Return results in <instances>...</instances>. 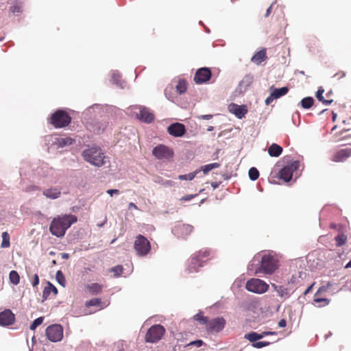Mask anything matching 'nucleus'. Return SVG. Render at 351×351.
<instances>
[{
	"label": "nucleus",
	"mask_w": 351,
	"mask_h": 351,
	"mask_svg": "<svg viewBox=\"0 0 351 351\" xmlns=\"http://www.w3.org/2000/svg\"><path fill=\"white\" fill-rule=\"evenodd\" d=\"M278 268V260L272 252L256 254L248 265V269L254 271L256 274L262 273L265 275H271Z\"/></svg>",
	"instance_id": "1"
},
{
	"label": "nucleus",
	"mask_w": 351,
	"mask_h": 351,
	"mask_svg": "<svg viewBox=\"0 0 351 351\" xmlns=\"http://www.w3.org/2000/svg\"><path fill=\"white\" fill-rule=\"evenodd\" d=\"M76 221L77 217L73 215L59 217L53 219L49 226V230L53 235L57 237H62L66 230Z\"/></svg>",
	"instance_id": "2"
},
{
	"label": "nucleus",
	"mask_w": 351,
	"mask_h": 351,
	"mask_svg": "<svg viewBox=\"0 0 351 351\" xmlns=\"http://www.w3.org/2000/svg\"><path fill=\"white\" fill-rule=\"evenodd\" d=\"M82 155L85 161L95 167H100L106 163V156L99 146L88 147L82 152Z\"/></svg>",
	"instance_id": "3"
},
{
	"label": "nucleus",
	"mask_w": 351,
	"mask_h": 351,
	"mask_svg": "<svg viewBox=\"0 0 351 351\" xmlns=\"http://www.w3.org/2000/svg\"><path fill=\"white\" fill-rule=\"evenodd\" d=\"M71 117L63 110H58L50 118V123L56 128L68 125L71 122Z\"/></svg>",
	"instance_id": "4"
},
{
	"label": "nucleus",
	"mask_w": 351,
	"mask_h": 351,
	"mask_svg": "<svg viewBox=\"0 0 351 351\" xmlns=\"http://www.w3.org/2000/svg\"><path fill=\"white\" fill-rule=\"evenodd\" d=\"M245 288L248 291L262 294L268 290L269 285L261 279L252 278L247 281Z\"/></svg>",
	"instance_id": "5"
},
{
	"label": "nucleus",
	"mask_w": 351,
	"mask_h": 351,
	"mask_svg": "<svg viewBox=\"0 0 351 351\" xmlns=\"http://www.w3.org/2000/svg\"><path fill=\"white\" fill-rule=\"evenodd\" d=\"M165 332V328L160 325H154L147 332L145 339L147 342L156 343L160 340Z\"/></svg>",
	"instance_id": "6"
},
{
	"label": "nucleus",
	"mask_w": 351,
	"mask_h": 351,
	"mask_svg": "<svg viewBox=\"0 0 351 351\" xmlns=\"http://www.w3.org/2000/svg\"><path fill=\"white\" fill-rule=\"evenodd\" d=\"M47 339L51 342L60 341L63 338V328L60 324L48 326L45 330Z\"/></svg>",
	"instance_id": "7"
},
{
	"label": "nucleus",
	"mask_w": 351,
	"mask_h": 351,
	"mask_svg": "<svg viewBox=\"0 0 351 351\" xmlns=\"http://www.w3.org/2000/svg\"><path fill=\"white\" fill-rule=\"evenodd\" d=\"M134 249L138 256H145L151 249L149 241L144 236L140 234L136 238Z\"/></svg>",
	"instance_id": "8"
},
{
	"label": "nucleus",
	"mask_w": 351,
	"mask_h": 351,
	"mask_svg": "<svg viewBox=\"0 0 351 351\" xmlns=\"http://www.w3.org/2000/svg\"><path fill=\"white\" fill-rule=\"evenodd\" d=\"M299 167L300 162L298 160L287 164L279 171L280 178L286 182H289L293 177V172L297 171Z\"/></svg>",
	"instance_id": "9"
},
{
	"label": "nucleus",
	"mask_w": 351,
	"mask_h": 351,
	"mask_svg": "<svg viewBox=\"0 0 351 351\" xmlns=\"http://www.w3.org/2000/svg\"><path fill=\"white\" fill-rule=\"evenodd\" d=\"M152 154L158 160L170 159L173 156V151L164 145H159L154 147Z\"/></svg>",
	"instance_id": "10"
},
{
	"label": "nucleus",
	"mask_w": 351,
	"mask_h": 351,
	"mask_svg": "<svg viewBox=\"0 0 351 351\" xmlns=\"http://www.w3.org/2000/svg\"><path fill=\"white\" fill-rule=\"evenodd\" d=\"M134 113L139 120L147 123H150L154 121V114L147 108L137 106L134 108Z\"/></svg>",
	"instance_id": "11"
},
{
	"label": "nucleus",
	"mask_w": 351,
	"mask_h": 351,
	"mask_svg": "<svg viewBox=\"0 0 351 351\" xmlns=\"http://www.w3.org/2000/svg\"><path fill=\"white\" fill-rule=\"evenodd\" d=\"M225 325V319L221 317H218L208 321L206 328L207 330L210 332H219L224 328Z\"/></svg>",
	"instance_id": "12"
},
{
	"label": "nucleus",
	"mask_w": 351,
	"mask_h": 351,
	"mask_svg": "<svg viewBox=\"0 0 351 351\" xmlns=\"http://www.w3.org/2000/svg\"><path fill=\"white\" fill-rule=\"evenodd\" d=\"M193 230V227L189 224L178 223L172 229L173 234L178 238H185Z\"/></svg>",
	"instance_id": "13"
},
{
	"label": "nucleus",
	"mask_w": 351,
	"mask_h": 351,
	"mask_svg": "<svg viewBox=\"0 0 351 351\" xmlns=\"http://www.w3.org/2000/svg\"><path fill=\"white\" fill-rule=\"evenodd\" d=\"M211 77V71L207 67L199 69L195 75L194 81L196 84H200L206 82Z\"/></svg>",
	"instance_id": "14"
},
{
	"label": "nucleus",
	"mask_w": 351,
	"mask_h": 351,
	"mask_svg": "<svg viewBox=\"0 0 351 351\" xmlns=\"http://www.w3.org/2000/svg\"><path fill=\"white\" fill-rule=\"evenodd\" d=\"M204 261H201L198 258V256H195L194 254L191 257L186 271L188 274H194L198 271L199 267H203Z\"/></svg>",
	"instance_id": "15"
},
{
	"label": "nucleus",
	"mask_w": 351,
	"mask_h": 351,
	"mask_svg": "<svg viewBox=\"0 0 351 351\" xmlns=\"http://www.w3.org/2000/svg\"><path fill=\"white\" fill-rule=\"evenodd\" d=\"M102 107L99 104H94L88 108H86L84 112L83 115L84 119L88 121L91 120L93 118L96 117L97 114H99L101 112Z\"/></svg>",
	"instance_id": "16"
},
{
	"label": "nucleus",
	"mask_w": 351,
	"mask_h": 351,
	"mask_svg": "<svg viewBox=\"0 0 351 351\" xmlns=\"http://www.w3.org/2000/svg\"><path fill=\"white\" fill-rule=\"evenodd\" d=\"M351 156V145L337 152L332 156V160L337 162H344Z\"/></svg>",
	"instance_id": "17"
},
{
	"label": "nucleus",
	"mask_w": 351,
	"mask_h": 351,
	"mask_svg": "<svg viewBox=\"0 0 351 351\" xmlns=\"http://www.w3.org/2000/svg\"><path fill=\"white\" fill-rule=\"evenodd\" d=\"M167 132L171 136H176V137H180L182 136L185 132V127L183 124L180 123H175L171 124L167 128Z\"/></svg>",
	"instance_id": "18"
},
{
	"label": "nucleus",
	"mask_w": 351,
	"mask_h": 351,
	"mask_svg": "<svg viewBox=\"0 0 351 351\" xmlns=\"http://www.w3.org/2000/svg\"><path fill=\"white\" fill-rule=\"evenodd\" d=\"M271 285L274 291H276L278 295L283 300H285L291 296V290L288 287L277 285L274 283H271Z\"/></svg>",
	"instance_id": "19"
},
{
	"label": "nucleus",
	"mask_w": 351,
	"mask_h": 351,
	"mask_svg": "<svg viewBox=\"0 0 351 351\" xmlns=\"http://www.w3.org/2000/svg\"><path fill=\"white\" fill-rule=\"evenodd\" d=\"M14 315L9 309L0 313V325L10 326L14 322Z\"/></svg>",
	"instance_id": "20"
},
{
	"label": "nucleus",
	"mask_w": 351,
	"mask_h": 351,
	"mask_svg": "<svg viewBox=\"0 0 351 351\" xmlns=\"http://www.w3.org/2000/svg\"><path fill=\"white\" fill-rule=\"evenodd\" d=\"M228 108L230 112L239 119L244 117L247 112L245 106L243 105L239 106L235 104H231L229 105Z\"/></svg>",
	"instance_id": "21"
},
{
	"label": "nucleus",
	"mask_w": 351,
	"mask_h": 351,
	"mask_svg": "<svg viewBox=\"0 0 351 351\" xmlns=\"http://www.w3.org/2000/svg\"><path fill=\"white\" fill-rule=\"evenodd\" d=\"M88 129L97 134L103 132L108 125L106 121H95V123L88 122Z\"/></svg>",
	"instance_id": "22"
},
{
	"label": "nucleus",
	"mask_w": 351,
	"mask_h": 351,
	"mask_svg": "<svg viewBox=\"0 0 351 351\" xmlns=\"http://www.w3.org/2000/svg\"><path fill=\"white\" fill-rule=\"evenodd\" d=\"M74 142L75 140L69 136H62L56 138L54 144L58 148H64L72 145Z\"/></svg>",
	"instance_id": "23"
},
{
	"label": "nucleus",
	"mask_w": 351,
	"mask_h": 351,
	"mask_svg": "<svg viewBox=\"0 0 351 351\" xmlns=\"http://www.w3.org/2000/svg\"><path fill=\"white\" fill-rule=\"evenodd\" d=\"M254 81V76L252 74H247L239 82L238 89L239 92H243L252 84Z\"/></svg>",
	"instance_id": "24"
},
{
	"label": "nucleus",
	"mask_w": 351,
	"mask_h": 351,
	"mask_svg": "<svg viewBox=\"0 0 351 351\" xmlns=\"http://www.w3.org/2000/svg\"><path fill=\"white\" fill-rule=\"evenodd\" d=\"M43 194L47 198L55 199L60 196L61 191L58 188H50L44 190Z\"/></svg>",
	"instance_id": "25"
},
{
	"label": "nucleus",
	"mask_w": 351,
	"mask_h": 351,
	"mask_svg": "<svg viewBox=\"0 0 351 351\" xmlns=\"http://www.w3.org/2000/svg\"><path fill=\"white\" fill-rule=\"evenodd\" d=\"M52 292L53 295H56L58 293V289L51 282H48L47 286L45 287L43 291V302L46 300Z\"/></svg>",
	"instance_id": "26"
},
{
	"label": "nucleus",
	"mask_w": 351,
	"mask_h": 351,
	"mask_svg": "<svg viewBox=\"0 0 351 351\" xmlns=\"http://www.w3.org/2000/svg\"><path fill=\"white\" fill-rule=\"evenodd\" d=\"M282 148L276 143L271 144L268 148V154L271 157H278L282 154Z\"/></svg>",
	"instance_id": "27"
},
{
	"label": "nucleus",
	"mask_w": 351,
	"mask_h": 351,
	"mask_svg": "<svg viewBox=\"0 0 351 351\" xmlns=\"http://www.w3.org/2000/svg\"><path fill=\"white\" fill-rule=\"evenodd\" d=\"M271 90L272 93V97L276 99H278L284 95H285L288 91L289 89L287 87H282L280 88H275L274 86L271 87Z\"/></svg>",
	"instance_id": "28"
},
{
	"label": "nucleus",
	"mask_w": 351,
	"mask_h": 351,
	"mask_svg": "<svg viewBox=\"0 0 351 351\" xmlns=\"http://www.w3.org/2000/svg\"><path fill=\"white\" fill-rule=\"evenodd\" d=\"M266 58V51L265 49H262L258 52H256L251 58L252 62L258 64L264 61Z\"/></svg>",
	"instance_id": "29"
},
{
	"label": "nucleus",
	"mask_w": 351,
	"mask_h": 351,
	"mask_svg": "<svg viewBox=\"0 0 351 351\" xmlns=\"http://www.w3.org/2000/svg\"><path fill=\"white\" fill-rule=\"evenodd\" d=\"M112 84L117 85L118 87L123 88V82L121 80V75L119 71H113L111 73V80Z\"/></svg>",
	"instance_id": "30"
},
{
	"label": "nucleus",
	"mask_w": 351,
	"mask_h": 351,
	"mask_svg": "<svg viewBox=\"0 0 351 351\" xmlns=\"http://www.w3.org/2000/svg\"><path fill=\"white\" fill-rule=\"evenodd\" d=\"M220 167V164L218 162H213L210 164H208L206 165L202 166L200 168L196 169V171H198V173L200 171H203L204 174H207L208 172H210L211 170L214 169H217Z\"/></svg>",
	"instance_id": "31"
},
{
	"label": "nucleus",
	"mask_w": 351,
	"mask_h": 351,
	"mask_svg": "<svg viewBox=\"0 0 351 351\" xmlns=\"http://www.w3.org/2000/svg\"><path fill=\"white\" fill-rule=\"evenodd\" d=\"M325 290H326V288L324 287H322L319 288V289L317 291V292L315 294V297H314V299H313V302H314L319 303V302H325V304L323 306H326V305H328L329 304L330 300L328 298H319V295L322 291H324Z\"/></svg>",
	"instance_id": "32"
},
{
	"label": "nucleus",
	"mask_w": 351,
	"mask_h": 351,
	"mask_svg": "<svg viewBox=\"0 0 351 351\" xmlns=\"http://www.w3.org/2000/svg\"><path fill=\"white\" fill-rule=\"evenodd\" d=\"M244 338L254 343L256 341L263 339V335H261V333L250 332L249 333L245 334Z\"/></svg>",
	"instance_id": "33"
},
{
	"label": "nucleus",
	"mask_w": 351,
	"mask_h": 351,
	"mask_svg": "<svg viewBox=\"0 0 351 351\" xmlns=\"http://www.w3.org/2000/svg\"><path fill=\"white\" fill-rule=\"evenodd\" d=\"M10 11L12 14L18 15L23 11V3L19 1H15L10 6Z\"/></svg>",
	"instance_id": "34"
},
{
	"label": "nucleus",
	"mask_w": 351,
	"mask_h": 351,
	"mask_svg": "<svg viewBox=\"0 0 351 351\" xmlns=\"http://www.w3.org/2000/svg\"><path fill=\"white\" fill-rule=\"evenodd\" d=\"M187 89L186 82L184 80H177V84L176 85V90L178 93L182 95L186 92Z\"/></svg>",
	"instance_id": "35"
},
{
	"label": "nucleus",
	"mask_w": 351,
	"mask_h": 351,
	"mask_svg": "<svg viewBox=\"0 0 351 351\" xmlns=\"http://www.w3.org/2000/svg\"><path fill=\"white\" fill-rule=\"evenodd\" d=\"M313 103H314V99L311 97H304L300 101L301 106L304 109H309L310 108L312 107V106L313 105Z\"/></svg>",
	"instance_id": "36"
},
{
	"label": "nucleus",
	"mask_w": 351,
	"mask_h": 351,
	"mask_svg": "<svg viewBox=\"0 0 351 351\" xmlns=\"http://www.w3.org/2000/svg\"><path fill=\"white\" fill-rule=\"evenodd\" d=\"M87 289L92 294H97L101 291L102 287L98 283H92L87 285Z\"/></svg>",
	"instance_id": "37"
},
{
	"label": "nucleus",
	"mask_w": 351,
	"mask_h": 351,
	"mask_svg": "<svg viewBox=\"0 0 351 351\" xmlns=\"http://www.w3.org/2000/svg\"><path fill=\"white\" fill-rule=\"evenodd\" d=\"M2 237V242L1 244V247L2 248H7L10 247V235L7 232H3L1 235Z\"/></svg>",
	"instance_id": "38"
},
{
	"label": "nucleus",
	"mask_w": 351,
	"mask_h": 351,
	"mask_svg": "<svg viewBox=\"0 0 351 351\" xmlns=\"http://www.w3.org/2000/svg\"><path fill=\"white\" fill-rule=\"evenodd\" d=\"M9 278H10V282L14 285H16L19 283V281H20V277H19V274L14 271V270H12L10 272V274H9Z\"/></svg>",
	"instance_id": "39"
},
{
	"label": "nucleus",
	"mask_w": 351,
	"mask_h": 351,
	"mask_svg": "<svg viewBox=\"0 0 351 351\" xmlns=\"http://www.w3.org/2000/svg\"><path fill=\"white\" fill-rule=\"evenodd\" d=\"M335 240L336 241L337 246L340 247L346 244L347 241V236L344 234H339L335 237Z\"/></svg>",
	"instance_id": "40"
},
{
	"label": "nucleus",
	"mask_w": 351,
	"mask_h": 351,
	"mask_svg": "<svg viewBox=\"0 0 351 351\" xmlns=\"http://www.w3.org/2000/svg\"><path fill=\"white\" fill-rule=\"evenodd\" d=\"M198 171H194L187 174L180 175L178 179L180 180H192L197 175Z\"/></svg>",
	"instance_id": "41"
},
{
	"label": "nucleus",
	"mask_w": 351,
	"mask_h": 351,
	"mask_svg": "<svg viewBox=\"0 0 351 351\" xmlns=\"http://www.w3.org/2000/svg\"><path fill=\"white\" fill-rule=\"evenodd\" d=\"M102 302L101 299L99 298H93L88 301H86L85 303V306L86 307L88 306H101Z\"/></svg>",
	"instance_id": "42"
},
{
	"label": "nucleus",
	"mask_w": 351,
	"mask_h": 351,
	"mask_svg": "<svg viewBox=\"0 0 351 351\" xmlns=\"http://www.w3.org/2000/svg\"><path fill=\"white\" fill-rule=\"evenodd\" d=\"M248 173L250 179L252 181L256 180L259 177V172L255 167H251Z\"/></svg>",
	"instance_id": "43"
},
{
	"label": "nucleus",
	"mask_w": 351,
	"mask_h": 351,
	"mask_svg": "<svg viewBox=\"0 0 351 351\" xmlns=\"http://www.w3.org/2000/svg\"><path fill=\"white\" fill-rule=\"evenodd\" d=\"M56 281L62 287H65V278L61 271H58L56 274Z\"/></svg>",
	"instance_id": "44"
},
{
	"label": "nucleus",
	"mask_w": 351,
	"mask_h": 351,
	"mask_svg": "<svg viewBox=\"0 0 351 351\" xmlns=\"http://www.w3.org/2000/svg\"><path fill=\"white\" fill-rule=\"evenodd\" d=\"M194 319L199 322V323H201L202 324H207L208 321V318L207 317L203 316L201 313L195 315Z\"/></svg>",
	"instance_id": "45"
},
{
	"label": "nucleus",
	"mask_w": 351,
	"mask_h": 351,
	"mask_svg": "<svg viewBox=\"0 0 351 351\" xmlns=\"http://www.w3.org/2000/svg\"><path fill=\"white\" fill-rule=\"evenodd\" d=\"M43 320H44V317H39L36 318V319H34L29 327L30 330H35L38 326H40L43 323Z\"/></svg>",
	"instance_id": "46"
},
{
	"label": "nucleus",
	"mask_w": 351,
	"mask_h": 351,
	"mask_svg": "<svg viewBox=\"0 0 351 351\" xmlns=\"http://www.w3.org/2000/svg\"><path fill=\"white\" fill-rule=\"evenodd\" d=\"M110 271L114 274V276H120L123 273V267L121 265H117L110 269Z\"/></svg>",
	"instance_id": "47"
},
{
	"label": "nucleus",
	"mask_w": 351,
	"mask_h": 351,
	"mask_svg": "<svg viewBox=\"0 0 351 351\" xmlns=\"http://www.w3.org/2000/svg\"><path fill=\"white\" fill-rule=\"evenodd\" d=\"M270 344L268 341H256L255 343H252V347L255 348H262L263 347L267 346Z\"/></svg>",
	"instance_id": "48"
},
{
	"label": "nucleus",
	"mask_w": 351,
	"mask_h": 351,
	"mask_svg": "<svg viewBox=\"0 0 351 351\" xmlns=\"http://www.w3.org/2000/svg\"><path fill=\"white\" fill-rule=\"evenodd\" d=\"M195 256H198V258L201 261H204L203 259L208 256V252L205 251H199L197 254H194Z\"/></svg>",
	"instance_id": "49"
},
{
	"label": "nucleus",
	"mask_w": 351,
	"mask_h": 351,
	"mask_svg": "<svg viewBox=\"0 0 351 351\" xmlns=\"http://www.w3.org/2000/svg\"><path fill=\"white\" fill-rule=\"evenodd\" d=\"M324 89L322 87H319L316 93V97L319 101H322L324 99Z\"/></svg>",
	"instance_id": "50"
},
{
	"label": "nucleus",
	"mask_w": 351,
	"mask_h": 351,
	"mask_svg": "<svg viewBox=\"0 0 351 351\" xmlns=\"http://www.w3.org/2000/svg\"><path fill=\"white\" fill-rule=\"evenodd\" d=\"M204 344V342L202 340H195V341H193L191 342H190L189 343L187 344L186 346H195L197 348L202 346V345Z\"/></svg>",
	"instance_id": "51"
},
{
	"label": "nucleus",
	"mask_w": 351,
	"mask_h": 351,
	"mask_svg": "<svg viewBox=\"0 0 351 351\" xmlns=\"http://www.w3.org/2000/svg\"><path fill=\"white\" fill-rule=\"evenodd\" d=\"M197 195H188L180 198V201H190Z\"/></svg>",
	"instance_id": "52"
},
{
	"label": "nucleus",
	"mask_w": 351,
	"mask_h": 351,
	"mask_svg": "<svg viewBox=\"0 0 351 351\" xmlns=\"http://www.w3.org/2000/svg\"><path fill=\"white\" fill-rule=\"evenodd\" d=\"M276 98L272 97V93H270V95L267 97L265 101L266 105H269Z\"/></svg>",
	"instance_id": "53"
},
{
	"label": "nucleus",
	"mask_w": 351,
	"mask_h": 351,
	"mask_svg": "<svg viewBox=\"0 0 351 351\" xmlns=\"http://www.w3.org/2000/svg\"><path fill=\"white\" fill-rule=\"evenodd\" d=\"M39 284V278L37 274L34 276V280L32 281V286L36 287Z\"/></svg>",
	"instance_id": "54"
},
{
	"label": "nucleus",
	"mask_w": 351,
	"mask_h": 351,
	"mask_svg": "<svg viewBox=\"0 0 351 351\" xmlns=\"http://www.w3.org/2000/svg\"><path fill=\"white\" fill-rule=\"evenodd\" d=\"M106 192L108 194H109L111 196H112L114 194H116V195L119 194V191L117 189H108Z\"/></svg>",
	"instance_id": "55"
},
{
	"label": "nucleus",
	"mask_w": 351,
	"mask_h": 351,
	"mask_svg": "<svg viewBox=\"0 0 351 351\" xmlns=\"http://www.w3.org/2000/svg\"><path fill=\"white\" fill-rule=\"evenodd\" d=\"M286 324H287V322L285 321V319H280L279 322H278V326L280 328H284L286 326Z\"/></svg>",
	"instance_id": "56"
},
{
	"label": "nucleus",
	"mask_w": 351,
	"mask_h": 351,
	"mask_svg": "<svg viewBox=\"0 0 351 351\" xmlns=\"http://www.w3.org/2000/svg\"><path fill=\"white\" fill-rule=\"evenodd\" d=\"M212 117H213V115H211V114H204V115L199 116V119L208 120V119H210Z\"/></svg>",
	"instance_id": "57"
},
{
	"label": "nucleus",
	"mask_w": 351,
	"mask_h": 351,
	"mask_svg": "<svg viewBox=\"0 0 351 351\" xmlns=\"http://www.w3.org/2000/svg\"><path fill=\"white\" fill-rule=\"evenodd\" d=\"M332 101H333L332 99H325L324 98L322 101L323 104H324L325 106H328V105L331 104L332 103Z\"/></svg>",
	"instance_id": "58"
},
{
	"label": "nucleus",
	"mask_w": 351,
	"mask_h": 351,
	"mask_svg": "<svg viewBox=\"0 0 351 351\" xmlns=\"http://www.w3.org/2000/svg\"><path fill=\"white\" fill-rule=\"evenodd\" d=\"M273 5H274V3L267 9L266 13H265V17L269 16V15L270 14Z\"/></svg>",
	"instance_id": "59"
},
{
	"label": "nucleus",
	"mask_w": 351,
	"mask_h": 351,
	"mask_svg": "<svg viewBox=\"0 0 351 351\" xmlns=\"http://www.w3.org/2000/svg\"><path fill=\"white\" fill-rule=\"evenodd\" d=\"M276 333L275 332H269V331H264L261 335H263V337L266 335H276Z\"/></svg>",
	"instance_id": "60"
},
{
	"label": "nucleus",
	"mask_w": 351,
	"mask_h": 351,
	"mask_svg": "<svg viewBox=\"0 0 351 351\" xmlns=\"http://www.w3.org/2000/svg\"><path fill=\"white\" fill-rule=\"evenodd\" d=\"M128 208H129V209L134 208V209H136V210H138V207H137V206H136L135 204L132 203V202H130V203L129 204V205H128Z\"/></svg>",
	"instance_id": "61"
},
{
	"label": "nucleus",
	"mask_w": 351,
	"mask_h": 351,
	"mask_svg": "<svg viewBox=\"0 0 351 351\" xmlns=\"http://www.w3.org/2000/svg\"><path fill=\"white\" fill-rule=\"evenodd\" d=\"M165 94L166 97H167L169 100H172L171 97L169 95V88H167L165 89Z\"/></svg>",
	"instance_id": "62"
},
{
	"label": "nucleus",
	"mask_w": 351,
	"mask_h": 351,
	"mask_svg": "<svg viewBox=\"0 0 351 351\" xmlns=\"http://www.w3.org/2000/svg\"><path fill=\"white\" fill-rule=\"evenodd\" d=\"M219 184H220V183H219V182H212V183H211V186H212V187H213L214 189H215L218 188V187H219Z\"/></svg>",
	"instance_id": "63"
},
{
	"label": "nucleus",
	"mask_w": 351,
	"mask_h": 351,
	"mask_svg": "<svg viewBox=\"0 0 351 351\" xmlns=\"http://www.w3.org/2000/svg\"><path fill=\"white\" fill-rule=\"evenodd\" d=\"M61 257L63 259H67L69 257V254L67 253H62V254H61Z\"/></svg>",
	"instance_id": "64"
}]
</instances>
